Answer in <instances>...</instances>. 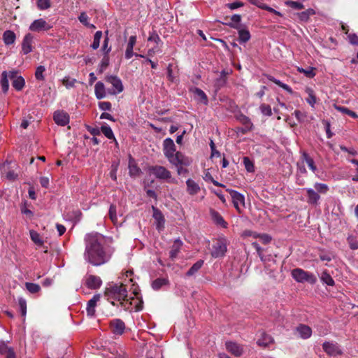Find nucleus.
Returning a JSON list of instances; mask_svg holds the SVG:
<instances>
[{
  "mask_svg": "<svg viewBox=\"0 0 358 358\" xmlns=\"http://www.w3.org/2000/svg\"><path fill=\"white\" fill-rule=\"evenodd\" d=\"M100 294H94L87 302L86 310L88 316L93 317L95 315V308L97 302L100 300Z\"/></svg>",
  "mask_w": 358,
  "mask_h": 358,
  "instance_id": "nucleus-18",
  "label": "nucleus"
},
{
  "mask_svg": "<svg viewBox=\"0 0 358 358\" xmlns=\"http://www.w3.org/2000/svg\"><path fill=\"white\" fill-rule=\"evenodd\" d=\"M120 304L125 310H131L132 302L129 301L127 297L125 300L120 301Z\"/></svg>",
  "mask_w": 358,
  "mask_h": 358,
  "instance_id": "nucleus-58",
  "label": "nucleus"
},
{
  "mask_svg": "<svg viewBox=\"0 0 358 358\" xmlns=\"http://www.w3.org/2000/svg\"><path fill=\"white\" fill-rule=\"evenodd\" d=\"M314 187L319 194H326L329 190V187L324 183L316 182Z\"/></svg>",
  "mask_w": 358,
  "mask_h": 358,
  "instance_id": "nucleus-49",
  "label": "nucleus"
},
{
  "mask_svg": "<svg viewBox=\"0 0 358 358\" xmlns=\"http://www.w3.org/2000/svg\"><path fill=\"white\" fill-rule=\"evenodd\" d=\"M109 65V58L108 57L105 56L101 62L99 66V73H103V71L107 68Z\"/></svg>",
  "mask_w": 358,
  "mask_h": 358,
  "instance_id": "nucleus-57",
  "label": "nucleus"
},
{
  "mask_svg": "<svg viewBox=\"0 0 358 358\" xmlns=\"http://www.w3.org/2000/svg\"><path fill=\"white\" fill-rule=\"evenodd\" d=\"M292 276L299 282H308L310 284H315L317 281L315 275L299 268L292 271Z\"/></svg>",
  "mask_w": 358,
  "mask_h": 358,
  "instance_id": "nucleus-4",
  "label": "nucleus"
},
{
  "mask_svg": "<svg viewBox=\"0 0 358 358\" xmlns=\"http://www.w3.org/2000/svg\"><path fill=\"white\" fill-rule=\"evenodd\" d=\"M164 154L170 163L176 166H189L191 160L180 152L176 151V145L171 138H166L163 142Z\"/></svg>",
  "mask_w": 358,
  "mask_h": 358,
  "instance_id": "nucleus-2",
  "label": "nucleus"
},
{
  "mask_svg": "<svg viewBox=\"0 0 358 358\" xmlns=\"http://www.w3.org/2000/svg\"><path fill=\"white\" fill-rule=\"evenodd\" d=\"M301 159L303 162H306L308 166L309 169L315 172L317 171V166L315 164V162L312 157L309 156L308 153L303 152L301 155Z\"/></svg>",
  "mask_w": 358,
  "mask_h": 358,
  "instance_id": "nucleus-29",
  "label": "nucleus"
},
{
  "mask_svg": "<svg viewBox=\"0 0 358 358\" xmlns=\"http://www.w3.org/2000/svg\"><path fill=\"white\" fill-rule=\"evenodd\" d=\"M105 34H106V37H105L104 41H103V46H102V50L103 51H105L106 54L107 55L111 50V48L108 47V43H109V38L108 37V30H106L105 31Z\"/></svg>",
  "mask_w": 358,
  "mask_h": 358,
  "instance_id": "nucleus-56",
  "label": "nucleus"
},
{
  "mask_svg": "<svg viewBox=\"0 0 358 358\" xmlns=\"http://www.w3.org/2000/svg\"><path fill=\"white\" fill-rule=\"evenodd\" d=\"M148 40V41H154L157 44L161 41V39H160L159 35L155 31H153L152 33L150 34Z\"/></svg>",
  "mask_w": 358,
  "mask_h": 358,
  "instance_id": "nucleus-62",
  "label": "nucleus"
},
{
  "mask_svg": "<svg viewBox=\"0 0 358 358\" xmlns=\"http://www.w3.org/2000/svg\"><path fill=\"white\" fill-rule=\"evenodd\" d=\"M229 192L232 202L235 208L239 212H241L240 206H245V198L244 196L238 192L234 189H227Z\"/></svg>",
  "mask_w": 358,
  "mask_h": 358,
  "instance_id": "nucleus-7",
  "label": "nucleus"
},
{
  "mask_svg": "<svg viewBox=\"0 0 358 358\" xmlns=\"http://www.w3.org/2000/svg\"><path fill=\"white\" fill-rule=\"evenodd\" d=\"M320 280L325 284L329 286L334 285V280L331 276L327 273V271H323L320 276Z\"/></svg>",
  "mask_w": 358,
  "mask_h": 358,
  "instance_id": "nucleus-38",
  "label": "nucleus"
},
{
  "mask_svg": "<svg viewBox=\"0 0 358 358\" xmlns=\"http://www.w3.org/2000/svg\"><path fill=\"white\" fill-rule=\"evenodd\" d=\"M168 280L165 278H157L152 283V287L155 290L159 289L163 285H166Z\"/></svg>",
  "mask_w": 358,
  "mask_h": 358,
  "instance_id": "nucleus-43",
  "label": "nucleus"
},
{
  "mask_svg": "<svg viewBox=\"0 0 358 358\" xmlns=\"http://www.w3.org/2000/svg\"><path fill=\"white\" fill-rule=\"evenodd\" d=\"M349 42L352 45H358V36L355 34L348 35Z\"/></svg>",
  "mask_w": 358,
  "mask_h": 358,
  "instance_id": "nucleus-64",
  "label": "nucleus"
},
{
  "mask_svg": "<svg viewBox=\"0 0 358 358\" xmlns=\"http://www.w3.org/2000/svg\"><path fill=\"white\" fill-rule=\"evenodd\" d=\"M110 328L113 334L115 335H122L125 329L124 322L120 319H115L110 321Z\"/></svg>",
  "mask_w": 358,
  "mask_h": 358,
  "instance_id": "nucleus-11",
  "label": "nucleus"
},
{
  "mask_svg": "<svg viewBox=\"0 0 358 358\" xmlns=\"http://www.w3.org/2000/svg\"><path fill=\"white\" fill-rule=\"evenodd\" d=\"M244 3L241 1H235L233 3H227L226 6L227 8H229L231 10H234L238 8L243 6Z\"/></svg>",
  "mask_w": 358,
  "mask_h": 358,
  "instance_id": "nucleus-61",
  "label": "nucleus"
},
{
  "mask_svg": "<svg viewBox=\"0 0 358 358\" xmlns=\"http://www.w3.org/2000/svg\"><path fill=\"white\" fill-rule=\"evenodd\" d=\"M109 217L110 220L114 223L116 224L117 222V208L115 205H110L109 208Z\"/></svg>",
  "mask_w": 358,
  "mask_h": 358,
  "instance_id": "nucleus-45",
  "label": "nucleus"
},
{
  "mask_svg": "<svg viewBox=\"0 0 358 358\" xmlns=\"http://www.w3.org/2000/svg\"><path fill=\"white\" fill-rule=\"evenodd\" d=\"M56 124L61 126H66L69 122V115L64 111H56L53 116Z\"/></svg>",
  "mask_w": 358,
  "mask_h": 358,
  "instance_id": "nucleus-15",
  "label": "nucleus"
},
{
  "mask_svg": "<svg viewBox=\"0 0 358 358\" xmlns=\"http://www.w3.org/2000/svg\"><path fill=\"white\" fill-rule=\"evenodd\" d=\"M315 14V11L312 8H308L306 10L302 11L301 13H299L298 17L299 19L302 22H307L310 16L313 15Z\"/></svg>",
  "mask_w": 358,
  "mask_h": 358,
  "instance_id": "nucleus-32",
  "label": "nucleus"
},
{
  "mask_svg": "<svg viewBox=\"0 0 358 358\" xmlns=\"http://www.w3.org/2000/svg\"><path fill=\"white\" fill-rule=\"evenodd\" d=\"M259 109L261 110V113L266 116H271L272 115V110L271 108L269 105H266L265 103H263L260 106Z\"/></svg>",
  "mask_w": 358,
  "mask_h": 358,
  "instance_id": "nucleus-53",
  "label": "nucleus"
},
{
  "mask_svg": "<svg viewBox=\"0 0 358 358\" xmlns=\"http://www.w3.org/2000/svg\"><path fill=\"white\" fill-rule=\"evenodd\" d=\"M336 109L344 114H347L349 116L353 117V118H357L358 117V115H357V113L352 110H350V109H348V108L346 107H344V106H336Z\"/></svg>",
  "mask_w": 358,
  "mask_h": 358,
  "instance_id": "nucleus-48",
  "label": "nucleus"
},
{
  "mask_svg": "<svg viewBox=\"0 0 358 358\" xmlns=\"http://www.w3.org/2000/svg\"><path fill=\"white\" fill-rule=\"evenodd\" d=\"M273 341L272 337L268 334H262V337L258 339L257 343L259 346L267 347Z\"/></svg>",
  "mask_w": 358,
  "mask_h": 358,
  "instance_id": "nucleus-31",
  "label": "nucleus"
},
{
  "mask_svg": "<svg viewBox=\"0 0 358 358\" xmlns=\"http://www.w3.org/2000/svg\"><path fill=\"white\" fill-rule=\"evenodd\" d=\"M237 120L243 125V128L240 129L242 134H246L251 131L253 128V124L250 119L243 114H241L237 117Z\"/></svg>",
  "mask_w": 358,
  "mask_h": 358,
  "instance_id": "nucleus-13",
  "label": "nucleus"
},
{
  "mask_svg": "<svg viewBox=\"0 0 358 358\" xmlns=\"http://www.w3.org/2000/svg\"><path fill=\"white\" fill-rule=\"evenodd\" d=\"M225 347L227 350L235 357H240L243 353V346L236 342L227 341Z\"/></svg>",
  "mask_w": 358,
  "mask_h": 358,
  "instance_id": "nucleus-10",
  "label": "nucleus"
},
{
  "mask_svg": "<svg viewBox=\"0 0 358 358\" xmlns=\"http://www.w3.org/2000/svg\"><path fill=\"white\" fill-rule=\"evenodd\" d=\"M296 333L303 339H307L311 336L312 329L306 324H299L296 328Z\"/></svg>",
  "mask_w": 358,
  "mask_h": 358,
  "instance_id": "nucleus-20",
  "label": "nucleus"
},
{
  "mask_svg": "<svg viewBox=\"0 0 358 358\" xmlns=\"http://www.w3.org/2000/svg\"><path fill=\"white\" fill-rule=\"evenodd\" d=\"M285 3L287 6H288L294 9L301 10V9L304 8V6L303 5V3L297 2V1L288 0L285 2Z\"/></svg>",
  "mask_w": 358,
  "mask_h": 358,
  "instance_id": "nucleus-54",
  "label": "nucleus"
},
{
  "mask_svg": "<svg viewBox=\"0 0 358 358\" xmlns=\"http://www.w3.org/2000/svg\"><path fill=\"white\" fill-rule=\"evenodd\" d=\"M37 6L40 10H46L51 6L50 0H38Z\"/></svg>",
  "mask_w": 358,
  "mask_h": 358,
  "instance_id": "nucleus-50",
  "label": "nucleus"
},
{
  "mask_svg": "<svg viewBox=\"0 0 358 358\" xmlns=\"http://www.w3.org/2000/svg\"><path fill=\"white\" fill-rule=\"evenodd\" d=\"M136 43V36H131L129 38V41L127 45L126 51H125V58L129 59H130L133 55H134V53L133 52L134 47Z\"/></svg>",
  "mask_w": 358,
  "mask_h": 358,
  "instance_id": "nucleus-22",
  "label": "nucleus"
},
{
  "mask_svg": "<svg viewBox=\"0 0 358 358\" xmlns=\"http://www.w3.org/2000/svg\"><path fill=\"white\" fill-rule=\"evenodd\" d=\"M241 20V16L238 14L233 15L231 17V22H227L226 24L234 29L238 28V24Z\"/></svg>",
  "mask_w": 358,
  "mask_h": 358,
  "instance_id": "nucleus-36",
  "label": "nucleus"
},
{
  "mask_svg": "<svg viewBox=\"0 0 358 358\" xmlns=\"http://www.w3.org/2000/svg\"><path fill=\"white\" fill-rule=\"evenodd\" d=\"M99 107L102 110H111V103L108 101H101L99 103Z\"/></svg>",
  "mask_w": 358,
  "mask_h": 358,
  "instance_id": "nucleus-60",
  "label": "nucleus"
},
{
  "mask_svg": "<svg viewBox=\"0 0 358 358\" xmlns=\"http://www.w3.org/2000/svg\"><path fill=\"white\" fill-rule=\"evenodd\" d=\"M238 37L241 43H246L250 38V34L248 30L240 29L238 31Z\"/></svg>",
  "mask_w": 358,
  "mask_h": 358,
  "instance_id": "nucleus-42",
  "label": "nucleus"
},
{
  "mask_svg": "<svg viewBox=\"0 0 358 358\" xmlns=\"http://www.w3.org/2000/svg\"><path fill=\"white\" fill-rule=\"evenodd\" d=\"M50 28L51 27L43 19L34 20L29 27V29L32 31L49 30Z\"/></svg>",
  "mask_w": 358,
  "mask_h": 358,
  "instance_id": "nucleus-14",
  "label": "nucleus"
},
{
  "mask_svg": "<svg viewBox=\"0 0 358 358\" xmlns=\"http://www.w3.org/2000/svg\"><path fill=\"white\" fill-rule=\"evenodd\" d=\"M18 304L22 316L24 317L27 313V301L23 298H19Z\"/></svg>",
  "mask_w": 358,
  "mask_h": 358,
  "instance_id": "nucleus-51",
  "label": "nucleus"
},
{
  "mask_svg": "<svg viewBox=\"0 0 358 358\" xmlns=\"http://www.w3.org/2000/svg\"><path fill=\"white\" fill-rule=\"evenodd\" d=\"M79 21L85 26L89 25V17L85 12H83L80 13V16L78 17Z\"/></svg>",
  "mask_w": 358,
  "mask_h": 358,
  "instance_id": "nucleus-59",
  "label": "nucleus"
},
{
  "mask_svg": "<svg viewBox=\"0 0 358 358\" xmlns=\"http://www.w3.org/2000/svg\"><path fill=\"white\" fill-rule=\"evenodd\" d=\"M105 80L113 85V89L110 92L111 94H117L123 91L124 87L122 83L118 77L115 76H107Z\"/></svg>",
  "mask_w": 358,
  "mask_h": 358,
  "instance_id": "nucleus-8",
  "label": "nucleus"
},
{
  "mask_svg": "<svg viewBox=\"0 0 358 358\" xmlns=\"http://www.w3.org/2000/svg\"><path fill=\"white\" fill-rule=\"evenodd\" d=\"M182 245V243L180 239H176L174 241L173 245L171 246V250L169 252L170 258H171L172 259H174L177 257Z\"/></svg>",
  "mask_w": 358,
  "mask_h": 358,
  "instance_id": "nucleus-30",
  "label": "nucleus"
},
{
  "mask_svg": "<svg viewBox=\"0 0 358 358\" xmlns=\"http://www.w3.org/2000/svg\"><path fill=\"white\" fill-rule=\"evenodd\" d=\"M104 238L98 233H91L85 237V250L84 259L94 266L108 263L114 249L104 245Z\"/></svg>",
  "mask_w": 358,
  "mask_h": 358,
  "instance_id": "nucleus-1",
  "label": "nucleus"
},
{
  "mask_svg": "<svg viewBox=\"0 0 358 358\" xmlns=\"http://www.w3.org/2000/svg\"><path fill=\"white\" fill-rule=\"evenodd\" d=\"M102 284L101 279L96 275H90L85 282L86 286L92 289H96L101 287Z\"/></svg>",
  "mask_w": 358,
  "mask_h": 358,
  "instance_id": "nucleus-17",
  "label": "nucleus"
},
{
  "mask_svg": "<svg viewBox=\"0 0 358 358\" xmlns=\"http://www.w3.org/2000/svg\"><path fill=\"white\" fill-rule=\"evenodd\" d=\"M150 173L159 180H167L171 178V172L162 166H152L149 168Z\"/></svg>",
  "mask_w": 358,
  "mask_h": 358,
  "instance_id": "nucleus-5",
  "label": "nucleus"
},
{
  "mask_svg": "<svg viewBox=\"0 0 358 358\" xmlns=\"http://www.w3.org/2000/svg\"><path fill=\"white\" fill-rule=\"evenodd\" d=\"M18 72L17 71H10V80H12L13 87L17 91H20L23 89L25 85L24 79L17 75Z\"/></svg>",
  "mask_w": 358,
  "mask_h": 358,
  "instance_id": "nucleus-9",
  "label": "nucleus"
},
{
  "mask_svg": "<svg viewBox=\"0 0 358 358\" xmlns=\"http://www.w3.org/2000/svg\"><path fill=\"white\" fill-rule=\"evenodd\" d=\"M129 172L131 177L138 176L141 173V170L138 167L134 159L131 157H130L129 161Z\"/></svg>",
  "mask_w": 358,
  "mask_h": 358,
  "instance_id": "nucleus-25",
  "label": "nucleus"
},
{
  "mask_svg": "<svg viewBox=\"0 0 358 358\" xmlns=\"http://www.w3.org/2000/svg\"><path fill=\"white\" fill-rule=\"evenodd\" d=\"M227 252V243L224 239H220L213 245L211 255L214 258H218L224 256Z\"/></svg>",
  "mask_w": 358,
  "mask_h": 358,
  "instance_id": "nucleus-6",
  "label": "nucleus"
},
{
  "mask_svg": "<svg viewBox=\"0 0 358 358\" xmlns=\"http://www.w3.org/2000/svg\"><path fill=\"white\" fill-rule=\"evenodd\" d=\"M2 39L6 45H10L15 43L16 35L11 30H6L3 34Z\"/></svg>",
  "mask_w": 358,
  "mask_h": 358,
  "instance_id": "nucleus-23",
  "label": "nucleus"
},
{
  "mask_svg": "<svg viewBox=\"0 0 358 358\" xmlns=\"http://www.w3.org/2000/svg\"><path fill=\"white\" fill-rule=\"evenodd\" d=\"M105 296L107 300L121 301L125 300L127 296V289L122 284H110L105 289Z\"/></svg>",
  "mask_w": 358,
  "mask_h": 358,
  "instance_id": "nucleus-3",
  "label": "nucleus"
},
{
  "mask_svg": "<svg viewBox=\"0 0 358 358\" xmlns=\"http://www.w3.org/2000/svg\"><path fill=\"white\" fill-rule=\"evenodd\" d=\"M152 210L153 211L152 217H154L156 222V228L157 230L160 231L164 227L165 219L164 217L157 208L154 206H152Z\"/></svg>",
  "mask_w": 358,
  "mask_h": 358,
  "instance_id": "nucleus-12",
  "label": "nucleus"
},
{
  "mask_svg": "<svg viewBox=\"0 0 358 358\" xmlns=\"http://www.w3.org/2000/svg\"><path fill=\"white\" fill-rule=\"evenodd\" d=\"M193 92L204 104L208 103L207 96L202 90L196 87L193 90Z\"/></svg>",
  "mask_w": 358,
  "mask_h": 358,
  "instance_id": "nucleus-39",
  "label": "nucleus"
},
{
  "mask_svg": "<svg viewBox=\"0 0 358 358\" xmlns=\"http://www.w3.org/2000/svg\"><path fill=\"white\" fill-rule=\"evenodd\" d=\"M30 238L31 241L38 245H42L43 244V241L41 239L40 234L34 231L30 230Z\"/></svg>",
  "mask_w": 358,
  "mask_h": 358,
  "instance_id": "nucleus-37",
  "label": "nucleus"
},
{
  "mask_svg": "<svg viewBox=\"0 0 358 358\" xmlns=\"http://www.w3.org/2000/svg\"><path fill=\"white\" fill-rule=\"evenodd\" d=\"M25 287L27 289L31 294L37 293L41 289V287L39 285L32 282H26Z\"/></svg>",
  "mask_w": 358,
  "mask_h": 358,
  "instance_id": "nucleus-47",
  "label": "nucleus"
},
{
  "mask_svg": "<svg viewBox=\"0 0 358 358\" xmlns=\"http://www.w3.org/2000/svg\"><path fill=\"white\" fill-rule=\"evenodd\" d=\"M102 35H103V34H102L101 31H97L95 33V34L94 36L93 43L91 45V48L93 50H96L99 47L100 40L102 37Z\"/></svg>",
  "mask_w": 358,
  "mask_h": 358,
  "instance_id": "nucleus-40",
  "label": "nucleus"
},
{
  "mask_svg": "<svg viewBox=\"0 0 358 358\" xmlns=\"http://www.w3.org/2000/svg\"><path fill=\"white\" fill-rule=\"evenodd\" d=\"M210 214L213 220L218 225L226 228L227 227V223L224 220L222 215L216 210L213 209H210Z\"/></svg>",
  "mask_w": 358,
  "mask_h": 358,
  "instance_id": "nucleus-24",
  "label": "nucleus"
},
{
  "mask_svg": "<svg viewBox=\"0 0 358 358\" xmlns=\"http://www.w3.org/2000/svg\"><path fill=\"white\" fill-rule=\"evenodd\" d=\"M322 348L324 352L330 356H336L341 354V350L336 343L325 342L323 343Z\"/></svg>",
  "mask_w": 358,
  "mask_h": 358,
  "instance_id": "nucleus-16",
  "label": "nucleus"
},
{
  "mask_svg": "<svg viewBox=\"0 0 358 358\" xmlns=\"http://www.w3.org/2000/svg\"><path fill=\"white\" fill-rule=\"evenodd\" d=\"M203 264V260L200 259V260L197 261L188 270V271L187 272L186 275L187 276L193 275L194 274H195L201 268Z\"/></svg>",
  "mask_w": 358,
  "mask_h": 358,
  "instance_id": "nucleus-33",
  "label": "nucleus"
},
{
  "mask_svg": "<svg viewBox=\"0 0 358 358\" xmlns=\"http://www.w3.org/2000/svg\"><path fill=\"white\" fill-rule=\"evenodd\" d=\"M45 71V69L43 66H38L36 68V70L35 72V77L38 80H44L43 73Z\"/></svg>",
  "mask_w": 358,
  "mask_h": 358,
  "instance_id": "nucleus-55",
  "label": "nucleus"
},
{
  "mask_svg": "<svg viewBox=\"0 0 358 358\" xmlns=\"http://www.w3.org/2000/svg\"><path fill=\"white\" fill-rule=\"evenodd\" d=\"M243 164H244L245 169L248 172L252 173L255 171L254 164H253L252 162L248 157H245L243 158Z\"/></svg>",
  "mask_w": 358,
  "mask_h": 358,
  "instance_id": "nucleus-52",
  "label": "nucleus"
},
{
  "mask_svg": "<svg viewBox=\"0 0 358 358\" xmlns=\"http://www.w3.org/2000/svg\"><path fill=\"white\" fill-rule=\"evenodd\" d=\"M33 36L31 34H27L22 41V50L24 55L32 51Z\"/></svg>",
  "mask_w": 358,
  "mask_h": 358,
  "instance_id": "nucleus-19",
  "label": "nucleus"
},
{
  "mask_svg": "<svg viewBox=\"0 0 358 358\" xmlns=\"http://www.w3.org/2000/svg\"><path fill=\"white\" fill-rule=\"evenodd\" d=\"M101 131L108 139H115V136L111 128L108 125H103L101 127Z\"/></svg>",
  "mask_w": 358,
  "mask_h": 358,
  "instance_id": "nucleus-44",
  "label": "nucleus"
},
{
  "mask_svg": "<svg viewBox=\"0 0 358 358\" xmlns=\"http://www.w3.org/2000/svg\"><path fill=\"white\" fill-rule=\"evenodd\" d=\"M306 190L307 192L308 203L312 205H317L318 203L319 200L320 199V196L319 193L311 188H307L306 189Z\"/></svg>",
  "mask_w": 358,
  "mask_h": 358,
  "instance_id": "nucleus-21",
  "label": "nucleus"
},
{
  "mask_svg": "<svg viewBox=\"0 0 358 358\" xmlns=\"http://www.w3.org/2000/svg\"><path fill=\"white\" fill-rule=\"evenodd\" d=\"M10 347H8L5 342H0V353L1 355H6L10 349Z\"/></svg>",
  "mask_w": 358,
  "mask_h": 358,
  "instance_id": "nucleus-63",
  "label": "nucleus"
},
{
  "mask_svg": "<svg viewBox=\"0 0 358 358\" xmlns=\"http://www.w3.org/2000/svg\"><path fill=\"white\" fill-rule=\"evenodd\" d=\"M94 93L97 99H101L106 96V90L104 84L99 81L94 86Z\"/></svg>",
  "mask_w": 358,
  "mask_h": 358,
  "instance_id": "nucleus-27",
  "label": "nucleus"
},
{
  "mask_svg": "<svg viewBox=\"0 0 358 358\" xmlns=\"http://www.w3.org/2000/svg\"><path fill=\"white\" fill-rule=\"evenodd\" d=\"M186 184L187 191L189 194L194 195L199 192L200 187L199 185L196 182H195L193 180L188 179L186 181Z\"/></svg>",
  "mask_w": 358,
  "mask_h": 358,
  "instance_id": "nucleus-28",
  "label": "nucleus"
},
{
  "mask_svg": "<svg viewBox=\"0 0 358 358\" xmlns=\"http://www.w3.org/2000/svg\"><path fill=\"white\" fill-rule=\"evenodd\" d=\"M315 69L313 67H308L306 69H304L301 67L297 68V71L299 72L303 73L306 77L309 78H312L315 76Z\"/></svg>",
  "mask_w": 358,
  "mask_h": 358,
  "instance_id": "nucleus-41",
  "label": "nucleus"
},
{
  "mask_svg": "<svg viewBox=\"0 0 358 358\" xmlns=\"http://www.w3.org/2000/svg\"><path fill=\"white\" fill-rule=\"evenodd\" d=\"M8 79H10V71H3L1 76L0 84L3 93H6L9 88Z\"/></svg>",
  "mask_w": 358,
  "mask_h": 358,
  "instance_id": "nucleus-26",
  "label": "nucleus"
},
{
  "mask_svg": "<svg viewBox=\"0 0 358 358\" xmlns=\"http://www.w3.org/2000/svg\"><path fill=\"white\" fill-rule=\"evenodd\" d=\"M306 93L308 94V97L306 99V101L312 106L316 103V97L314 94V92L311 88H306Z\"/></svg>",
  "mask_w": 358,
  "mask_h": 358,
  "instance_id": "nucleus-46",
  "label": "nucleus"
},
{
  "mask_svg": "<svg viewBox=\"0 0 358 358\" xmlns=\"http://www.w3.org/2000/svg\"><path fill=\"white\" fill-rule=\"evenodd\" d=\"M268 79L269 80L273 82L275 84H276L279 87H282L285 90H286L287 92H289L290 94L292 93V88L289 85H287V84H285V83H282L280 80H279L278 79H275L274 77H273L271 76H268Z\"/></svg>",
  "mask_w": 358,
  "mask_h": 358,
  "instance_id": "nucleus-35",
  "label": "nucleus"
},
{
  "mask_svg": "<svg viewBox=\"0 0 358 358\" xmlns=\"http://www.w3.org/2000/svg\"><path fill=\"white\" fill-rule=\"evenodd\" d=\"M268 79L269 80L273 82L275 84H276L279 87H282L285 90H286L287 92H289L290 94L292 93V88L289 85H287V84H285V83H282L280 80H279L278 79H275L274 77H273L271 76H268Z\"/></svg>",
  "mask_w": 358,
  "mask_h": 358,
  "instance_id": "nucleus-34",
  "label": "nucleus"
}]
</instances>
